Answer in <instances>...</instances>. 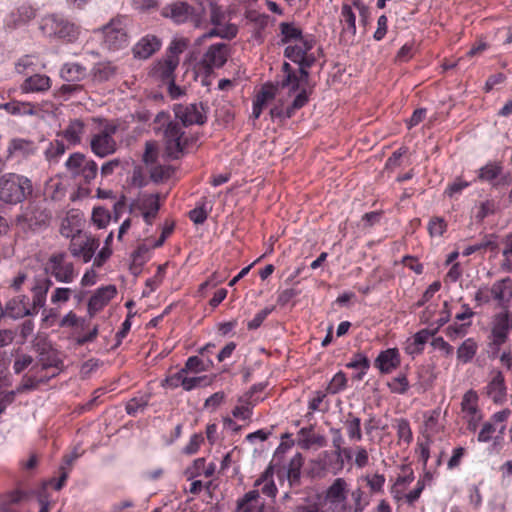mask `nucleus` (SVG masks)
<instances>
[{"instance_id":"nucleus-3","label":"nucleus","mask_w":512,"mask_h":512,"mask_svg":"<svg viewBox=\"0 0 512 512\" xmlns=\"http://www.w3.org/2000/svg\"><path fill=\"white\" fill-rule=\"evenodd\" d=\"M163 14L171 17L177 23H183L190 19L196 27H199L204 22L206 8L202 3H199L196 7H191L186 2H176L167 6Z\"/></svg>"},{"instance_id":"nucleus-29","label":"nucleus","mask_w":512,"mask_h":512,"mask_svg":"<svg viewBox=\"0 0 512 512\" xmlns=\"http://www.w3.org/2000/svg\"><path fill=\"white\" fill-rule=\"evenodd\" d=\"M312 430L313 426H310L304 427L299 431V435L303 437L299 444L304 449H309L312 445H317L319 447L326 445V438L320 434H311Z\"/></svg>"},{"instance_id":"nucleus-16","label":"nucleus","mask_w":512,"mask_h":512,"mask_svg":"<svg viewBox=\"0 0 512 512\" xmlns=\"http://www.w3.org/2000/svg\"><path fill=\"white\" fill-rule=\"evenodd\" d=\"M99 245V240L96 238L87 237L80 243L73 239L69 245V251L72 256L82 257L83 262L87 263L92 259Z\"/></svg>"},{"instance_id":"nucleus-39","label":"nucleus","mask_w":512,"mask_h":512,"mask_svg":"<svg viewBox=\"0 0 512 512\" xmlns=\"http://www.w3.org/2000/svg\"><path fill=\"white\" fill-rule=\"evenodd\" d=\"M149 247L145 244H141L138 246V248L133 252V266H131V271L134 275H137L139 273V268L142 266L145 262L144 256L148 253Z\"/></svg>"},{"instance_id":"nucleus-58","label":"nucleus","mask_w":512,"mask_h":512,"mask_svg":"<svg viewBox=\"0 0 512 512\" xmlns=\"http://www.w3.org/2000/svg\"><path fill=\"white\" fill-rule=\"evenodd\" d=\"M189 217L195 224H203L208 217V211L205 209V205L203 204L191 210Z\"/></svg>"},{"instance_id":"nucleus-28","label":"nucleus","mask_w":512,"mask_h":512,"mask_svg":"<svg viewBox=\"0 0 512 512\" xmlns=\"http://www.w3.org/2000/svg\"><path fill=\"white\" fill-rule=\"evenodd\" d=\"M326 499L332 503H341L346 500V482L343 478H337L326 491Z\"/></svg>"},{"instance_id":"nucleus-25","label":"nucleus","mask_w":512,"mask_h":512,"mask_svg":"<svg viewBox=\"0 0 512 512\" xmlns=\"http://www.w3.org/2000/svg\"><path fill=\"white\" fill-rule=\"evenodd\" d=\"M3 310L4 315L7 314L13 319L35 315V311H32L26 304H21V300H17L16 298L9 300Z\"/></svg>"},{"instance_id":"nucleus-30","label":"nucleus","mask_w":512,"mask_h":512,"mask_svg":"<svg viewBox=\"0 0 512 512\" xmlns=\"http://www.w3.org/2000/svg\"><path fill=\"white\" fill-rule=\"evenodd\" d=\"M116 72V68L110 62L96 64L92 71V77L95 81L104 82L109 80Z\"/></svg>"},{"instance_id":"nucleus-57","label":"nucleus","mask_w":512,"mask_h":512,"mask_svg":"<svg viewBox=\"0 0 512 512\" xmlns=\"http://www.w3.org/2000/svg\"><path fill=\"white\" fill-rule=\"evenodd\" d=\"M304 54L305 52L302 51V47L299 45H290L284 50V56L297 64Z\"/></svg>"},{"instance_id":"nucleus-6","label":"nucleus","mask_w":512,"mask_h":512,"mask_svg":"<svg viewBox=\"0 0 512 512\" xmlns=\"http://www.w3.org/2000/svg\"><path fill=\"white\" fill-rule=\"evenodd\" d=\"M65 165L73 178L80 177L85 184H90L98 173L97 163L79 152L71 154Z\"/></svg>"},{"instance_id":"nucleus-8","label":"nucleus","mask_w":512,"mask_h":512,"mask_svg":"<svg viewBox=\"0 0 512 512\" xmlns=\"http://www.w3.org/2000/svg\"><path fill=\"white\" fill-rule=\"evenodd\" d=\"M115 131V126L106 127L91 137L90 148L96 156L105 158L115 153L117 150V144L113 138Z\"/></svg>"},{"instance_id":"nucleus-32","label":"nucleus","mask_w":512,"mask_h":512,"mask_svg":"<svg viewBox=\"0 0 512 512\" xmlns=\"http://www.w3.org/2000/svg\"><path fill=\"white\" fill-rule=\"evenodd\" d=\"M280 31L282 34L281 42L286 44L292 40H302V30L295 27L294 24L288 22L280 23Z\"/></svg>"},{"instance_id":"nucleus-43","label":"nucleus","mask_w":512,"mask_h":512,"mask_svg":"<svg viewBox=\"0 0 512 512\" xmlns=\"http://www.w3.org/2000/svg\"><path fill=\"white\" fill-rule=\"evenodd\" d=\"M336 457L335 462L332 464L333 472L336 474L344 467V459L351 460L352 452L349 448H341V452L334 451Z\"/></svg>"},{"instance_id":"nucleus-20","label":"nucleus","mask_w":512,"mask_h":512,"mask_svg":"<svg viewBox=\"0 0 512 512\" xmlns=\"http://www.w3.org/2000/svg\"><path fill=\"white\" fill-rule=\"evenodd\" d=\"M51 86V80L43 74H34L27 77L21 84V90L24 93L44 92Z\"/></svg>"},{"instance_id":"nucleus-63","label":"nucleus","mask_w":512,"mask_h":512,"mask_svg":"<svg viewBox=\"0 0 512 512\" xmlns=\"http://www.w3.org/2000/svg\"><path fill=\"white\" fill-rule=\"evenodd\" d=\"M469 326L470 323L450 325L446 328V334L452 339L457 338L458 336H464L466 333V328Z\"/></svg>"},{"instance_id":"nucleus-49","label":"nucleus","mask_w":512,"mask_h":512,"mask_svg":"<svg viewBox=\"0 0 512 512\" xmlns=\"http://www.w3.org/2000/svg\"><path fill=\"white\" fill-rule=\"evenodd\" d=\"M60 326L62 327H74V326H79L81 327L82 329L85 328L86 326V320L85 319H81V318H78L76 316L75 313L73 312H69L67 315H65L61 322H60Z\"/></svg>"},{"instance_id":"nucleus-2","label":"nucleus","mask_w":512,"mask_h":512,"mask_svg":"<svg viewBox=\"0 0 512 512\" xmlns=\"http://www.w3.org/2000/svg\"><path fill=\"white\" fill-rule=\"evenodd\" d=\"M40 28L45 35L67 42H74L79 36V28L74 23L55 14L44 17Z\"/></svg>"},{"instance_id":"nucleus-10","label":"nucleus","mask_w":512,"mask_h":512,"mask_svg":"<svg viewBox=\"0 0 512 512\" xmlns=\"http://www.w3.org/2000/svg\"><path fill=\"white\" fill-rule=\"evenodd\" d=\"M229 46L225 43L211 45L200 62L205 74H210L214 68H221L227 62Z\"/></svg>"},{"instance_id":"nucleus-47","label":"nucleus","mask_w":512,"mask_h":512,"mask_svg":"<svg viewBox=\"0 0 512 512\" xmlns=\"http://www.w3.org/2000/svg\"><path fill=\"white\" fill-rule=\"evenodd\" d=\"M208 366L205 365L203 360H201L198 356H191L187 359L185 363V367L183 369H186V373L188 371L191 372H202L207 370Z\"/></svg>"},{"instance_id":"nucleus-52","label":"nucleus","mask_w":512,"mask_h":512,"mask_svg":"<svg viewBox=\"0 0 512 512\" xmlns=\"http://www.w3.org/2000/svg\"><path fill=\"white\" fill-rule=\"evenodd\" d=\"M495 203L492 200H486L485 202H482L479 207V211L476 214V219L481 222L483 219L489 215H492L495 213Z\"/></svg>"},{"instance_id":"nucleus-41","label":"nucleus","mask_w":512,"mask_h":512,"mask_svg":"<svg viewBox=\"0 0 512 512\" xmlns=\"http://www.w3.org/2000/svg\"><path fill=\"white\" fill-rule=\"evenodd\" d=\"M347 378L343 372H338L330 381L327 392L330 394H337L346 387Z\"/></svg>"},{"instance_id":"nucleus-35","label":"nucleus","mask_w":512,"mask_h":512,"mask_svg":"<svg viewBox=\"0 0 512 512\" xmlns=\"http://www.w3.org/2000/svg\"><path fill=\"white\" fill-rule=\"evenodd\" d=\"M477 400L478 396L477 393L473 390L467 391L462 399V411L467 412L468 414L472 415L473 417L477 413Z\"/></svg>"},{"instance_id":"nucleus-36","label":"nucleus","mask_w":512,"mask_h":512,"mask_svg":"<svg viewBox=\"0 0 512 512\" xmlns=\"http://www.w3.org/2000/svg\"><path fill=\"white\" fill-rule=\"evenodd\" d=\"M309 99L308 92L305 88H303L300 93L297 94L293 102L290 106L287 107L285 111V117L290 118L294 114V112L298 109H301Z\"/></svg>"},{"instance_id":"nucleus-24","label":"nucleus","mask_w":512,"mask_h":512,"mask_svg":"<svg viewBox=\"0 0 512 512\" xmlns=\"http://www.w3.org/2000/svg\"><path fill=\"white\" fill-rule=\"evenodd\" d=\"M85 124L80 119H74L70 121L67 128L61 133V135L72 145L81 143L82 135L84 133Z\"/></svg>"},{"instance_id":"nucleus-33","label":"nucleus","mask_w":512,"mask_h":512,"mask_svg":"<svg viewBox=\"0 0 512 512\" xmlns=\"http://www.w3.org/2000/svg\"><path fill=\"white\" fill-rule=\"evenodd\" d=\"M304 459L301 453H297L289 462L288 465V479L290 484L299 482L301 468L303 466Z\"/></svg>"},{"instance_id":"nucleus-56","label":"nucleus","mask_w":512,"mask_h":512,"mask_svg":"<svg viewBox=\"0 0 512 512\" xmlns=\"http://www.w3.org/2000/svg\"><path fill=\"white\" fill-rule=\"evenodd\" d=\"M342 17H343L344 21L347 23L348 29L351 30L353 34H355L356 33V24H355L356 17H355V14L353 13L351 7L347 4H344L342 6Z\"/></svg>"},{"instance_id":"nucleus-51","label":"nucleus","mask_w":512,"mask_h":512,"mask_svg":"<svg viewBox=\"0 0 512 512\" xmlns=\"http://www.w3.org/2000/svg\"><path fill=\"white\" fill-rule=\"evenodd\" d=\"M210 382L208 381L207 376H198V377H185L183 379V388L186 391H190L195 387L208 385Z\"/></svg>"},{"instance_id":"nucleus-59","label":"nucleus","mask_w":512,"mask_h":512,"mask_svg":"<svg viewBox=\"0 0 512 512\" xmlns=\"http://www.w3.org/2000/svg\"><path fill=\"white\" fill-rule=\"evenodd\" d=\"M71 289L70 288H64V287H58L54 290L53 294L51 295V302L56 304L60 302H67L71 295Z\"/></svg>"},{"instance_id":"nucleus-40","label":"nucleus","mask_w":512,"mask_h":512,"mask_svg":"<svg viewBox=\"0 0 512 512\" xmlns=\"http://www.w3.org/2000/svg\"><path fill=\"white\" fill-rule=\"evenodd\" d=\"M446 228L447 223L442 217H432L428 224V231L431 237L442 236Z\"/></svg>"},{"instance_id":"nucleus-37","label":"nucleus","mask_w":512,"mask_h":512,"mask_svg":"<svg viewBox=\"0 0 512 512\" xmlns=\"http://www.w3.org/2000/svg\"><path fill=\"white\" fill-rule=\"evenodd\" d=\"M502 172V166L497 163H489L480 169L479 179L484 181H492L496 179Z\"/></svg>"},{"instance_id":"nucleus-5","label":"nucleus","mask_w":512,"mask_h":512,"mask_svg":"<svg viewBox=\"0 0 512 512\" xmlns=\"http://www.w3.org/2000/svg\"><path fill=\"white\" fill-rule=\"evenodd\" d=\"M64 252L53 253L44 264L46 277H54L58 282L71 283L75 278V269L72 262L67 261Z\"/></svg>"},{"instance_id":"nucleus-62","label":"nucleus","mask_w":512,"mask_h":512,"mask_svg":"<svg viewBox=\"0 0 512 512\" xmlns=\"http://www.w3.org/2000/svg\"><path fill=\"white\" fill-rule=\"evenodd\" d=\"M122 164L121 160L118 158L109 160L105 162L100 169V173L102 177H107L109 175H112L118 167H120Z\"/></svg>"},{"instance_id":"nucleus-44","label":"nucleus","mask_w":512,"mask_h":512,"mask_svg":"<svg viewBox=\"0 0 512 512\" xmlns=\"http://www.w3.org/2000/svg\"><path fill=\"white\" fill-rule=\"evenodd\" d=\"M346 367L350 369L368 370L370 361L364 354L357 353L354 355L353 359L346 364Z\"/></svg>"},{"instance_id":"nucleus-61","label":"nucleus","mask_w":512,"mask_h":512,"mask_svg":"<svg viewBox=\"0 0 512 512\" xmlns=\"http://www.w3.org/2000/svg\"><path fill=\"white\" fill-rule=\"evenodd\" d=\"M33 363V357L30 355H21L15 361L13 369L16 374H20L25 368Z\"/></svg>"},{"instance_id":"nucleus-1","label":"nucleus","mask_w":512,"mask_h":512,"mask_svg":"<svg viewBox=\"0 0 512 512\" xmlns=\"http://www.w3.org/2000/svg\"><path fill=\"white\" fill-rule=\"evenodd\" d=\"M33 192L31 180L15 173L0 177V200L7 204L23 202Z\"/></svg>"},{"instance_id":"nucleus-18","label":"nucleus","mask_w":512,"mask_h":512,"mask_svg":"<svg viewBox=\"0 0 512 512\" xmlns=\"http://www.w3.org/2000/svg\"><path fill=\"white\" fill-rule=\"evenodd\" d=\"M52 284V281L48 277L35 278V283L31 289L33 293L31 310L35 311V314H37L39 308L44 307L47 292Z\"/></svg>"},{"instance_id":"nucleus-38","label":"nucleus","mask_w":512,"mask_h":512,"mask_svg":"<svg viewBox=\"0 0 512 512\" xmlns=\"http://www.w3.org/2000/svg\"><path fill=\"white\" fill-rule=\"evenodd\" d=\"M438 331V328H435L433 331L428 329H422L414 335V346L415 348L410 351V353H420L423 350V345L427 342V340L433 336Z\"/></svg>"},{"instance_id":"nucleus-55","label":"nucleus","mask_w":512,"mask_h":512,"mask_svg":"<svg viewBox=\"0 0 512 512\" xmlns=\"http://www.w3.org/2000/svg\"><path fill=\"white\" fill-rule=\"evenodd\" d=\"M273 311V307H266L256 314V316L248 322L247 327L250 330L257 329L261 326L266 317Z\"/></svg>"},{"instance_id":"nucleus-17","label":"nucleus","mask_w":512,"mask_h":512,"mask_svg":"<svg viewBox=\"0 0 512 512\" xmlns=\"http://www.w3.org/2000/svg\"><path fill=\"white\" fill-rule=\"evenodd\" d=\"M509 330V319L507 314H498L493 321L491 334L493 340L491 345L495 347V353L498 352L500 346L506 342Z\"/></svg>"},{"instance_id":"nucleus-22","label":"nucleus","mask_w":512,"mask_h":512,"mask_svg":"<svg viewBox=\"0 0 512 512\" xmlns=\"http://www.w3.org/2000/svg\"><path fill=\"white\" fill-rule=\"evenodd\" d=\"M238 33V27L235 24H226L221 26H215L208 32L204 33L196 40V44H201L204 40L212 37H220L222 39L231 40L236 37Z\"/></svg>"},{"instance_id":"nucleus-12","label":"nucleus","mask_w":512,"mask_h":512,"mask_svg":"<svg viewBox=\"0 0 512 512\" xmlns=\"http://www.w3.org/2000/svg\"><path fill=\"white\" fill-rule=\"evenodd\" d=\"M29 225L41 227L47 225L51 219V212L46 207V201L31 202L25 213Z\"/></svg>"},{"instance_id":"nucleus-15","label":"nucleus","mask_w":512,"mask_h":512,"mask_svg":"<svg viewBox=\"0 0 512 512\" xmlns=\"http://www.w3.org/2000/svg\"><path fill=\"white\" fill-rule=\"evenodd\" d=\"M161 47V40L155 35H146L142 37L133 47L134 58L148 59Z\"/></svg>"},{"instance_id":"nucleus-26","label":"nucleus","mask_w":512,"mask_h":512,"mask_svg":"<svg viewBox=\"0 0 512 512\" xmlns=\"http://www.w3.org/2000/svg\"><path fill=\"white\" fill-rule=\"evenodd\" d=\"M505 383L502 373L499 371L487 386V394L495 403H500L505 397Z\"/></svg>"},{"instance_id":"nucleus-23","label":"nucleus","mask_w":512,"mask_h":512,"mask_svg":"<svg viewBox=\"0 0 512 512\" xmlns=\"http://www.w3.org/2000/svg\"><path fill=\"white\" fill-rule=\"evenodd\" d=\"M60 75L67 82H78L86 77L87 71L79 63H66L61 68Z\"/></svg>"},{"instance_id":"nucleus-54","label":"nucleus","mask_w":512,"mask_h":512,"mask_svg":"<svg viewBox=\"0 0 512 512\" xmlns=\"http://www.w3.org/2000/svg\"><path fill=\"white\" fill-rule=\"evenodd\" d=\"M65 150V144L60 140H55L50 143L45 153L48 158H57L64 154Z\"/></svg>"},{"instance_id":"nucleus-60","label":"nucleus","mask_w":512,"mask_h":512,"mask_svg":"<svg viewBox=\"0 0 512 512\" xmlns=\"http://www.w3.org/2000/svg\"><path fill=\"white\" fill-rule=\"evenodd\" d=\"M441 288V283L439 281H435L433 282L431 285H429V287L426 289V291L424 292L423 296H422V299L419 300L415 306L416 307H421L423 306L427 301L430 300V298L433 297L434 293L438 292Z\"/></svg>"},{"instance_id":"nucleus-53","label":"nucleus","mask_w":512,"mask_h":512,"mask_svg":"<svg viewBox=\"0 0 512 512\" xmlns=\"http://www.w3.org/2000/svg\"><path fill=\"white\" fill-rule=\"evenodd\" d=\"M397 434L400 439L409 443L412 439V432L409 422L406 419H400L397 424Z\"/></svg>"},{"instance_id":"nucleus-48","label":"nucleus","mask_w":512,"mask_h":512,"mask_svg":"<svg viewBox=\"0 0 512 512\" xmlns=\"http://www.w3.org/2000/svg\"><path fill=\"white\" fill-rule=\"evenodd\" d=\"M277 86L273 84H265L263 85L261 91L257 94L256 100L260 103L266 104L268 100H271L276 95Z\"/></svg>"},{"instance_id":"nucleus-27","label":"nucleus","mask_w":512,"mask_h":512,"mask_svg":"<svg viewBox=\"0 0 512 512\" xmlns=\"http://www.w3.org/2000/svg\"><path fill=\"white\" fill-rule=\"evenodd\" d=\"M260 494L258 490H251L247 492L237 502V508L235 512H256L261 506L258 504Z\"/></svg>"},{"instance_id":"nucleus-45","label":"nucleus","mask_w":512,"mask_h":512,"mask_svg":"<svg viewBox=\"0 0 512 512\" xmlns=\"http://www.w3.org/2000/svg\"><path fill=\"white\" fill-rule=\"evenodd\" d=\"M207 4L209 6V9H210V22L211 24H213L214 26H221L224 18H225V15L223 13V11L221 10V8L213 3V2H210L207 0Z\"/></svg>"},{"instance_id":"nucleus-31","label":"nucleus","mask_w":512,"mask_h":512,"mask_svg":"<svg viewBox=\"0 0 512 512\" xmlns=\"http://www.w3.org/2000/svg\"><path fill=\"white\" fill-rule=\"evenodd\" d=\"M477 351V344L472 338L466 339L457 350V357L463 363L472 360Z\"/></svg>"},{"instance_id":"nucleus-34","label":"nucleus","mask_w":512,"mask_h":512,"mask_svg":"<svg viewBox=\"0 0 512 512\" xmlns=\"http://www.w3.org/2000/svg\"><path fill=\"white\" fill-rule=\"evenodd\" d=\"M345 425L347 427L348 436L350 439L357 441L362 439L360 418L353 416L352 413H348V419L345 421Z\"/></svg>"},{"instance_id":"nucleus-64","label":"nucleus","mask_w":512,"mask_h":512,"mask_svg":"<svg viewBox=\"0 0 512 512\" xmlns=\"http://www.w3.org/2000/svg\"><path fill=\"white\" fill-rule=\"evenodd\" d=\"M203 442V437L201 434H194L188 445L184 448L183 452L185 454L191 455L198 451L200 444Z\"/></svg>"},{"instance_id":"nucleus-21","label":"nucleus","mask_w":512,"mask_h":512,"mask_svg":"<svg viewBox=\"0 0 512 512\" xmlns=\"http://www.w3.org/2000/svg\"><path fill=\"white\" fill-rule=\"evenodd\" d=\"M160 195L156 194H145L141 199L140 209L143 211V218L148 225L152 224V219L156 217L159 209Z\"/></svg>"},{"instance_id":"nucleus-13","label":"nucleus","mask_w":512,"mask_h":512,"mask_svg":"<svg viewBox=\"0 0 512 512\" xmlns=\"http://www.w3.org/2000/svg\"><path fill=\"white\" fill-rule=\"evenodd\" d=\"M179 64V58L167 56L163 61H159L153 68V75L165 84H170L175 88L174 71Z\"/></svg>"},{"instance_id":"nucleus-42","label":"nucleus","mask_w":512,"mask_h":512,"mask_svg":"<svg viewBox=\"0 0 512 512\" xmlns=\"http://www.w3.org/2000/svg\"><path fill=\"white\" fill-rule=\"evenodd\" d=\"M110 219L111 216L107 209L103 207L94 208L92 220L99 228H104L109 223Z\"/></svg>"},{"instance_id":"nucleus-14","label":"nucleus","mask_w":512,"mask_h":512,"mask_svg":"<svg viewBox=\"0 0 512 512\" xmlns=\"http://www.w3.org/2000/svg\"><path fill=\"white\" fill-rule=\"evenodd\" d=\"M117 289L114 285H108L99 288L90 298L88 302V313L92 318L100 311L108 302L116 295Z\"/></svg>"},{"instance_id":"nucleus-46","label":"nucleus","mask_w":512,"mask_h":512,"mask_svg":"<svg viewBox=\"0 0 512 512\" xmlns=\"http://www.w3.org/2000/svg\"><path fill=\"white\" fill-rule=\"evenodd\" d=\"M388 385L392 392H396L399 394H404L409 388L407 377L404 374H401L394 378L393 381Z\"/></svg>"},{"instance_id":"nucleus-50","label":"nucleus","mask_w":512,"mask_h":512,"mask_svg":"<svg viewBox=\"0 0 512 512\" xmlns=\"http://www.w3.org/2000/svg\"><path fill=\"white\" fill-rule=\"evenodd\" d=\"M507 282H509V279H503L492 285L491 293L494 299L497 300L499 303L504 301L505 291L509 290V287L505 286Z\"/></svg>"},{"instance_id":"nucleus-7","label":"nucleus","mask_w":512,"mask_h":512,"mask_svg":"<svg viewBox=\"0 0 512 512\" xmlns=\"http://www.w3.org/2000/svg\"><path fill=\"white\" fill-rule=\"evenodd\" d=\"M33 350L37 354L38 363L42 370L48 368H60L63 364L58 356V352L53 348L51 342L44 335H37L32 343Z\"/></svg>"},{"instance_id":"nucleus-9","label":"nucleus","mask_w":512,"mask_h":512,"mask_svg":"<svg viewBox=\"0 0 512 512\" xmlns=\"http://www.w3.org/2000/svg\"><path fill=\"white\" fill-rule=\"evenodd\" d=\"M173 111L175 117L181 121L184 127L193 124L203 125L207 120L206 109L203 103L177 104L174 106Z\"/></svg>"},{"instance_id":"nucleus-4","label":"nucleus","mask_w":512,"mask_h":512,"mask_svg":"<svg viewBox=\"0 0 512 512\" xmlns=\"http://www.w3.org/2000/svg\"><path fill=\"white\" fill-rule=\"evenodd\" d=\"M177 121H170L164 129V144L167 157L172 160L179 159L188 145V139L183 138L184 131Z\"/></svg>"},{"instance_id":"nucleus-11","label":"nucleus","mask_w":512,"mask_h":512,"mask_svg":"<svg viewBox=\"0 0 512 512\" xmlns=\"http://www.w3.org/2000/svg\"><path fill=\"white\" fill-rule=\"evenodd\" d=\"M104 43L112 50L124 47L128 41V34L120 20H112L104 27Z\"/></svg>"},{"instance_id":"nucleus-19","label":"nucleus","mask_w":512,"mask_h":512,"mask_svg":"<svg viewBox=\"0 0 512 512\" xmlns=\"http://www.w3.org/2000/svg\"><path fill=\"white\" fill-rule=\"evenodd\" d=\"M375 366L381 373H390L400 364V356L397 349H387L380 352L375 359Z\"/></svg>"}]
</instances>
